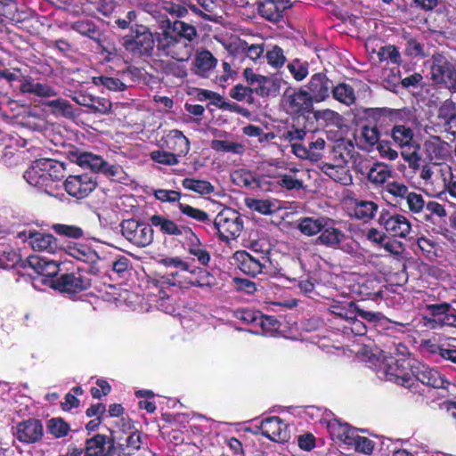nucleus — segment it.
I'll list each match as a JSON object with an SVG mask.
<instances>
[{"instance_id":"1","label":"nucleus","mask_w":456,"mask_h":456,"mask_svg":"<svg viewBox=\"0 0 456 456\" xmlns=\"http://www.w3.org/2000/svg\"><path fill=\"white\" fill-rule=\"evenodd\" d=\"M196 28L183 20H167V27L156 37L158 54L178 61H188L197 38Z\"/></svg>"},{"instance_id":"2","label":"nucleus","mask_w":456,"mask_h":456,"mask_svg":"<svg viewBox=\"0 0 456 456\" xmlns=\"http://www.w3.org/2000/svg\"><path fill=\"white\" fill-rule=\"evenodd\" d=\"M369 367L379 379L411 388L414 384L412 369L415 364L408 358L386 355L383 351L372 353L368 359Z\"/></svg>"},{"instance_id":"3","label":"nucleus","mask_w":456,"mask_h":456,"mask_svg":"<svg viewBox=\"0 0 456 456\" xmlns=\"http://www.w3.org/2000/svg\"><path fill=\"white\" fill-rule=\"evenodd\" d=\"M64 173L63 163L53 159H39L24 172L23 177L29 185L50 196L57 197Z\"/></svg>"},{"instance_id":"4","label":"nucleus","mask_w":456,"mask_h":456,"mask_svg":"<svg viewBox=\"0 0 456 456\" xmlns=\"http://www.w3.org/2000/svg\"><path fill=\"white\" fill-rule=\"evenodd\" d=\"M413 131L411 127L395 124L392 129V138L401 148L403 159L411 168L416 169L420 166V146L413 140Z\"/></svg>"},{"instance_id":"5","label":"nucleus","mask_w":456,"mask_h":456,"mask_svg":"<svg viewBox=\"0 0 456 456\" xmlns=\"http://www.w3.org/2000/svg\"><path fill=\"white\" fill-rule=\"evenodd\" d=\"M170 276L171 281H175V285L179 284L183 288H204L214 285V277L208 271L186 260L181 271L171 272Z\"/></svg>"},{"instance_id":"6","label":"nucleus","mask_w":456,"mask_h":456,"mask_svg":"<svg viewBox=\"0 0 456 456\" xmlns=\"http://www.w3.org/2000/svg\"><path fill=\"white\" fill-rule=\"evenodd\" d=\"M211 224L216 231L218 238L224 242L237 239L243 229L241 216L232 208H224L220 211Z\"/></svg>"},{"instance_id":"7","label":"nucleus","mask_w":456,"mask_h":456,"mask_svg":"<svg viewBox=\"0 0 456 456\" xmlns=\"http://www.w3.org/2000/svg\"><path fill=\"white\" fill-rule=\"evenodd\" d=\"M69 159L84 168H89L95 173H102L112 178H121L123 169L119 165H112L98 155L87 151H74L69 152Z\"/></svg>"},{"instance_id":"8","label":"nucleus","mask_w":456,"mask_h":456,"mask_svg":"<svg viewBox=\"0 0 456 456\" xmlns=\"http://www.w3.org/2000/svg\"><path fill=\"white\" fill-rule=\"evenodd\" d=\"M243 77L246 82L252 86L254 94L263 98L277 97L280 94L281 85L285 83L277 76L256 74L249 68L244 69Z\"/></svg>"},{"instance_id":"9","label":"nucleus","mask_w":456,"mask_h":456,"mask_svg":"<svg viewBox=\"0 0 456 456\" xmlns=\"http://www.w3.org/2000/svg\"><path fill=\"white\" fill-rule=\"evenodd\" d=\"M46 281L50 288L69 297H73L91 286L90 279L80 271L63 273L57 279H47Z\"/></svg>"},{"instance_id":"10","label":"nucleus","mask_w":456,"mask_h":456,"mask_svg":"<svg viewBox=\"0 0 456 456\" xmlns=\"http://www.w3.org/2000/svg\"><path fill=\"white\" fill-rule=\"evenodd\" d=\"M154 45L155 39L152 34L142 25L131 27V33L123 38L126 50L135 56L151 55Z\"/></svg>"},{"instance_id":"11","label":"nucleus","mask_w":456,"mask_h":456,"mask_svg":"<svg viewBox=\"0 0 456 456\" xmlns=\"http://www.w3.org/2000/svg\"><path fill=\"white\" fill-rule=\"evenodd\" d=\"M234 260L238 268L248 276L256 277L258 274H269L271 273V260L264 253L237 251L234 254Z\"/></svg>"},{"instance_id":"12","label":"nucleus","mask_w":456,"mask_h":456,"mask_svg":"<svg viewBox=\"0 0 456 456\" xmlns=\"http://www.w3.org/2000/svg\"><path fill=\"white\" fill-rule=\"evenodd\" d=\"M17 238L27 243L35 251L56 254L61 251L58 241L53 235L37 231L33 228H25L17 233Z\"/></svg>"},{"instance_id":"13","label":"nucleus","mask_w":456,"mask_h":456,"mask_svg":"<svg viewBox=\"0 0 456 456\" xmlns=\"http://www.w3.org/2000/svg\"><path fill=\"white\" fill-rule=\"evenodd\" d=\"M425 326L438 329L444 326L456 328V311L448 303L426 305Z\"/></svg>"},{"instance_id":"14","label":"nucleus","mask_w":456,"mask_h":456,"mask_svg":"<svg viewBox=\"0 0 456 456\" xmlns=\"http://www.w3.org/2000/svg\"><path fill=\"white\" fill-rule=\"evenodd\" d=\"M378 223L392 237L411 238L412 224L411 220L403 214L383 210L379 216Z\"/></svg>"},{"instance_id":"15","label":"nucleus","mask_w":456,"mask_h":456,"mask_svg":"<svg viewBox=\"0 0 456 456\" xmlns=\"http://www.w3.org/2000/svg\"><path fill=\"white\" fill-rule=\"evenodd\" d=\"M174 286L175 281H171L168 276H161L152 281L151 287V294L154 297L151 300L155 302V306L168 314H174L176 310L175 299L172 297Z\"/></svg>"},{"instance_id":"16","label":"nucleus","mask_w":456,"mask_h":456,"mask_svg":"<svg viewBox=\"0 0 456 456\" xmlns=\"http://www.w3.org/2000/svg\"><path fill=\"white\" fill-rule=\"evenodd\" d=\"M122 235L137 247L144 248L153 240L151 224L140 223L134 219L124 220L121 224Z\"/></svg>"},{"instance_id":"17","label":"nucleus","mask_w":456,"mask_h":456,"mask_svg":"<svg viewBox=\"0 0 456 456\" xmlns=\"http://www.w3.org/2000/svg\"><path fill=\"white\" fill-rule=\"evenodd\" d=\"M431 74L434 81L444 85L450 92L456 93V70L444 55L435 54L433 56Z\"/></svg>"},{"instance_id":"18","label":"nucleus","mask_w":456,"mask_h":456,"mask_svg":"<svg viewBox=\"0 0 456 456\" xmlns=\"http://www.w3.org/2000/svg\"><path fill=\"white\" fill-rule=\"evenodd\" d=\"M282 105L288 113L305 114L312 110L313 99L306 90L288 89L282 96Z\"/></svg>"},{"instance_id":"19","label":"nucleus","mask_w":456,"mask_h":456,"mask_svg":"<svg viewBox=\"0 0 456 456\" xmlns=\"http://www.w3.org/2000/svg\"><path fill=\"white\" fill-rule=\"evenodd\" d=\"M65 191L72 197L85 199L96 187V180L94 175L82 174L69 175L63 183Z\"/></svg>"},{"instance_id":"20","label":"nucleus","mask_w":456,"mask_h":456,"mask_svg":"<svg viewBox=\"0 0 456 456\" xmlns=\"http://www.w3.org/2000/svg\"><path fill=\"white\" fill-rule=\"evenodd\" d=\"M260 433L273 442H285L289 437L288 425L276 416L267 417L255 425Z\"/></svg>"},{"instance_id":"21","label":"nucleus","mask_w":456,"mask_h":456,"mask_svg":"<svg viewBox=\"0 0 456 456\" xmlns=\"http://www.w3.org/2000/svg\"><path fill=\"white\" fill-rule=\"evenodd\" d=\"M413 379L421 382L428 387L440 389L447 388L450 382L445 376L442 374L437 369L430 367L422 363H416L412 369Z\"/></svg>"},{"instance_id":"22","label":"nucleus","mask_w":456,"mask_h":456,"mask_svg":"<svg viewBox=\"0 0 456 456\" xmlns=\"http://www.w3.org/2000/svg\"><path fill=\"white\" fill-rule=\"evenodd\" d=\"M136 69L126 68L118 72V77L98 76L93 77L95 86H102L112 92H123L134 82Z\"/></svg>"},{"instance_id":"23","label":"nucleus","mask_w":456,"mask_h":456,"mask_svg":"<svg viewBox=\"0 0 456 456\" xmlns=\"http://www.w3.org/2000/svg\"><path fill=\"white\" fill-rule=\"evenodd\" d=\"M117 446L112 438L105 435L97 434L86 439L84 448V456H116Z\"/></svg>"},{"instance_id":"24","label":"nucleus","mask_w":456,"mask_h":456,"mask_svg":"<svg viewBox=\"0 0 456 456\" xmlns=\"http://www.w3.org/2000/svg\"><path fill=\"white\" fill-rule=\"evenodd\" d=\"M14 436L23 444H35L44 436L43 424L37 419L20 421L14 428Z\"/></svg>"},{"instance_id":"25","label":"nucleus","mask_w":456,"mask_h":456,"mask_svg":"<svg viewBox=\"0 0 456 456\" xmlns=\"http://www.w3.org/2000/svg\"><path fill=\"white\" fill-rule=\"evenodd\" d=\"M306 137L309 141L308 145L294 142L293 153L301 159L318 161L322 158V151L324 149L326 142L323 138L316 136L313 133L307 134Z\"/></svg>"},{"instance_id":"26","label":"nucleus","mask_w":456,"mask_h":456,"mask_svg":"<svg viewBox=\"0 0 456 456\" xmlns=\"http://www.w3.org/2000/svg\"><path fill=\"white\" fill-rule=\"evenodd\" d=\"M359 171L362 175H366L369 183L375 188H384L393 175V169L388 165L382 162L366 165L361 167Z\"/></svg>"},{"instance_id":"27","label":"nucleus","mask_w":456,"mask_h":456,"mask_svg":"<svg viewBox=\"0 0 456 456\" xmlns=\"http://www.w3.org/2000/svg\"><path fill=\"white\" fill-rule=\"evenodd\" d=\"M379 209V205L372 200L354 199L347 203L346 213L351 218L364 223L373 219Z\"/></svg>"},{"instance_id":"28","label":"nucleus","mask_w":456,"mask_h":456,"mask_svg":"<svg viewBox=\"0 0 456 456\" xmlns=\"http://www.w3.org/2000/svg\"><path fill=\"white\" fill-rule=\"evenodd\" d=\"M423 147L427 158L436 164L446 160L451 155L450 144L438 136H430L426 139Z\"/></svg>"},{"instance_id":"29","label":"nucleus","mask_w":456,"mask_h":456,"mask_svg":"<svg viewBox=\"0 0 456 456\" xmlns=\"http://www.w3.org/2000/svg\"><path fill=\"white\" fill-rule=\"evenodd\" d=\"M296 0H259L258 12L267 20H280L284 12L290 8Z\"/></svg>"},{"instance_id":"30","label":"nucleus","mask_w":456,"mask_h":456,"mask_svg":"<svg viewBox=\"0 0 456 456\" xmlns=\"http://www.w3.org/2000/svg\"><path fill=\"white\" fill-rule=\"evenodd\" d=\"M306 87L313 102H321L330 97L332 81L324 73H316L311 77Z\"/></svg>"},{"instance_id":"31","label":"nucleus","mask_w":456,"mask_h":456,"mask_svg":"<svg viewBox=\"0 0 456 456\" xmlns=\"http://www.w3.org/2000/svg\"><path fill=\"white\" fill-rule=\"evenodd\" d=\"M150 220L151 225L158 228L164 235L182 237L184 240L192 231L189 226L178 224L163 215H153Z\"/></svg>"},{"instance_id":"32","label":"nucleus","mask_w":456,"mask_h":456,"mask_svg":"<svg viewBox=\"0 0 456 456\" xmlns=\"http://www.w3.org/2000/svg\"><path fill=\"white\" fill-rule=\"evenodd\" d=\"M183 248L189 255L192 256L200 265L203 266L208 265L211 260L210 253L207 246L201 242L200 239L193 231L184 239Z\"/></svg>"},{"instance_id":"33","label":"nucleus","mask_w":456,"mask_h":456,"mask_svg":"<svg viewBox=\"0 0 456 456\" xmlns=\"http://www.w3.org/2000/svg\"><path fill=\"white\" fill-rule=\"evenodd\" d=\"M162 147L175 154L177 158L185 156L190 151L188 138L179 130H170L163 139Z\"/></svg>"},{"instance_id":"34","label":"nucleus","mask_w":456,"mask_h":456,"mask_svg":"<svg viewBox=\"0 0 456 456\" xmlns=\"http://www.w3.org/2000/svg\"><path fill=\"white\" fill-rule=\"evenodd\" d=\"M20 90L22 94H28L40 98H51L58 94L55 88L51 85L40 83L30 77H22Z\"/></svg>"},{"instance_id":"35","label":"nucleus","mask_w":456,"mask_h":456,"mask_svg":"<svg viewBox=\"0 0 456 456\" xmlns=\"http://www.w3.org/2000/svg\"><path fill=\"white\" fill-rule=\"evenodd\" d=\"M245 204L261 215H273L281 208V202L273 198H247Z\"/></svg>"},{"instance_id":"36","label":"nucleus","mask_w":456,"mask_h":456,"mask_svg":"<svg viewBox=\"0 0 456 456\" xmlns=\"http://www.w3.org/2000/svg\"><path fill=\"white\" fill-rule=\"evenodd\" d=\"M330 435L333 440L344 443L346 445L352 444L356 430L350 427L347 423H341L338 419L325 421Z\"/></svg>"},{"instance_id":"37","label":"nucleus","mask_w":456,"mask_h":456,"mask_svg":"<svg viewBox=\"0 0 456 456\" xmlns=\"http://www.w3.org/2000/svg\"><path fill=\"white\" fill-rule=\"evenodd\" d=\"M216 63L217 60L209 51L199 52L193 60V71L200 77H208Z\"/></svg>"},{"instance_id":"38","label":"nucleus","mask_w":456,"mask_h":456,"mask_svg":"<svg viewBox=\"0 0 456 456\" xmlns=\"http://www.w3.org/2000/svg\"><path fill=\"white\" fill-rule=\"evenodd\" d=\"M306 171L297 167L289 168L288 172L278 176V183L289 190L299 191L304 188V176Z\"/></svg>"},{"instance_id":"39","label":"nucleus","mask_w":456,"mask_h":456,"mask_svg":"<svg viewBox=\"0 0 456 456\" xmlns=\"http://www.w3.org/2000/svg\"><path fill=\"white\" fill-rule=\"evenodd\" d=\"M333 220L326 218L325 227L321 231L317 240L320 244L337 248L344 237V232L333 225Z\"/></svg>"},{"instance_id":"40","label":"nucleus","mask_w":456,"mask_h":456,"mask_svg":"<svg viewBox=\"0 0 456 456\" xmlns=\"http://www.w3.org/2000/svg\"><path fill=\"white\" fill-rule=\"evenodd\" d=\"M356 145L364 151H370L379 143V132L376 126H362L355 134Z\"/></svg>"},{"instance_id":"41","label":"nucleus","mask_w":456,"mask_h":456,"mask_svg":"<svg viewBox=\"0 0 456 456\" xmlns=\"http://www.w3.org/2000/svg\"><path fill=\"white\" fill-rule=\"evenodd\" d=\"M321 169L323 174L337 183L346 185L352 182L349 169L345 164L334 165L330 163H324Z\"/></svg>"},{"instance_id":"42","label":"nucleus","mask_w":456,"mask_h":456,"mask_svg":"<svg viewBox=\"0 0 456 456\" xmlns=\"http://www.w3.org/2000/svg\"><path fill=\"white\" fill-rule=\"evenodd\" d=\"M367 329V324L358 316L356 311L354 313V316L347 317V321L338 327V330L346 336H363L366 334Z\"/></svg>"},{"instance_id":"43","label":"nucleus","mask_w":456,"mask_h":456,"mask_svg":"<svg viewBox=\"0 0 456 456\" xmlns=\"http://www.w3.org/2000/svg\"><path fill=\"white\" fill-rule=\"evenodd\" d=\"M330 93L336 101L346 106H351L355 103L356 95L354 89L346 83H338L335 86L332 85Z\"/></svg>"},{"instance_id":"44","label":"nucleus","mask_w":456,"mask_h":456,"mask_svg":"<svg viewBox=\"0 0 456 456\" xmlns=\"http://www.w3.org/2000/svg\"><path fill=\"white\" fill-rule=\"evenodd\" d=\"M65 254L84 263H93L97 258L96 252L84 244L69 245Z\"/></svg>"},{"instance_id":"45","label":"nucleus","mask_w":456,"mask_h":456,"mask_svg":"<svg viewBox=\"0 0 456 456\" xmlns=\"http://www.w3.org/2000/svg\"><path fill=\"white\" fill-rule=\"evenodd\" d=\"M451 167L448 166H442L440 164L425 165L422 167L419 177L425 182V184H434L436 177L441 175L443 178L450 174Z\"/></svg>"},{"instance_id":"46","label":"nucleus","mask_w":456,"mask_h":456,"mask_svg":"<svg viewBox=\"0 0 456 456\" xmlns=\"http://www.w3.org/2000/svg\"><path fill=\"white\" fill-rule=\"evenodd\" d=\"M326 218L327 217H304L299 221L297 228L304 235H316L325 227Z\"/></svg>"},{"instance_id":"47","label":"nucleus","mask_w":456,"mask_h":456,"mask_svg":"<svg viewBox=\"0 0 456 456\" xmlns=\"http://www.w3.org/2000/svg\"><path fill=\"white\" fill-rule=\"evenodd\" d=\"M330 310L338 321V327L341 323L347 321V317L354 316V313L357 310V305L353 302L334 303L330 305Z\"/></svg>"},{"instance_id":"48","label":"nucleus","mask_w":456,"mask_h":456,"mask_svg":"<svg viewBox=\"0 0 456 456\" xmlns=\"http://www.w3.org/2000/svg\"><path fill=\"white\" fill-rule=\"evenodd\" d=\"M438 118L448 129L456 128V104L451 99L445 100L438 110Z\"/></svg>"},{"instance_id":"49","label":"nucleus","mask_w":456,"mask_h":456,"mask_svg":"<svg viewBox=\"0 0 456 456\" xmlns=\"http://www.w3.org/2000/svg\"><path fill=\"white\" fill-rule=\"evenodd\" d=\"M142 436L139 432H132L126 439V445H116L118 456H131L139 451L142 446Z\"/></svg>"},{"instance_id":"50","label":"nucleus","mask_w":456,"mask_h":456,"mask_svg":"<svg viewBox=\"0 0 456 456\" xmlns=\"http://www.w3.org/2000/svg\"><path fill=\"white\" fill-rule=\"evenodd\" d=\"M182 185L184 189L200 195L211 194L215 190L214 186L209 182L190 177L184 178L182 181Z\"/></svg>"},{"instance_id":"51","label":"nucleus","mask_w":456,"mask_h":456,"mask_svg":"<svg viewBox=\"0 0 456 456\" xmlns=\"http://www.w3.org/2000/svg\"><path fill=\"white\" fill-rule=\"evenodd\" d=\"M177 208L183 216L196 222L203 223L205 224H212V220L210 219L209 215L200 208H193L183 202H178Z\"/></svg>"},{"instance_id":"52","label":"nucleus","mask_w":456,"mask_h":456,"mask_svg":"<svg viewBox=\"0 0 456 456\" xmlns=\"http://www.w3.org/2000/svg\"><path fill=\"white\" fill-rule=\"evenodd\" d=\"M211 148L217 152H229L242 155L245 151L244 144L228 140H213Z\"/></svg>"},{"instance_id":"53","label":"nucleus","mask_w":456,"mask_h":456,"mask_svg":"<svg viewBox=\"0 0 456 456\" xmlns=\"http://www.w3.org/2000/svg\"><path fill=\"white\" fill-rule=\"evenodd\" d=\"M46 106H48L55 115L63 116L65 118H73L76 115L73 106L65 99L58 98L49 101Z\"/></svg>"},{"instance_id":"54","label":"nucleus","mask_w":456,"mask_h":456,"mask_svg":"<svg viewBox=\"0 0 456 456\" xmlns=\"http://www.w3.org/2000/svg\"><path fill=\"white\" fill-rule=\"evenodd\" d=\"M405 46L404 54L411 58L425 57V45L416 37L404 36Z\"/></svg>"},{"instance_id":"55","label":"nucleus","mask_w":456,"mask_h":456,"mask_svg":"<svg viewBox=\"0 0 456 456\" xmlns=\"http://www.w3.org/2000/svg\"><path fill=\"white\" fill-rule=\"evenodd\" d=\"M424 211H426L424 214V219L427 222L435 223V217L442 219L447 216V211L444 205L435 200L427 201Z\"/></svg>"},{"instance_id":"56","label":"nucleus","mask_w":456,"mask_h":456,"mask_svg":"<svg viewBox=\"0 0 456 456\" xmlns=\"http://www.w3.org/2000/svg\"><path fill=\"white\" fill-rule=\"evenodd\" d=\"M236 49L254 61L262 58L265 52L263 44L248 45L246 41L241 40L238 42Z\"/></svg>"},{"instance_id":"57","label":"nucleus","mask_w":456,"mask_h":456,"mask_svg":"<svg viewBox=\"0 0 456 456\" xmlns=\"http://www.w3.org/2000/svg\"><path fill=\"white\" fill-rule=\"evenodd\" d=\"M71 28L91 39H96L99 32L95 24L90 20H80L72 23Z\"/></svg>"},{"instance_id":"58","label":"nucleus","mask_w":456,"mask_h":456,"mask_svg":"<svg viewBox=\"0 0 456 456\" xmlns=\"http://www.w3.org/2000/svg\"><path fill=\"white\" fill-rule=\"evenodd\" d=\"M9 141L10 142L5 144L1 160L7 167H12L18 163L20 155L17 140L13 142L12 139H10Z\"/></svg>"},{"instance_id":"59","label":"nucleus","mask_w":456,"mask_h":456,"mask_svg":"<svg viewBox=\"0 0 456 456\" xmlns=\"http://www.w3.org/2000/svg\"><path fill=\"white\" fill-rule=\"evenodd\" d=\"M48 431L56 438H61L70 431L69 425L61 418H53L48 421L47 425Z\"/></svg>"},{"instance_id":"60","label":"nucleus","mask_w":456,"mask_h":456,"mask_svg":"<svg viewBox=\"0 0 456 456\" xmlns=\"http://www.w3.org/2000/svg\"><path fill=\"white\" fill-rule=\"evenodd\" d=\"M150 157L154 162L166 166H175L179 163V159L176 155L168 150L166 151L162 149L152 151L150 153Z\"/></svg>"},{"instance_id":"61","label":"nucleus","mask_w":456,"mask_h":456,"mask_svg":"<svg viewBox=\"0 0 456 456\" xmlns=\"http://www.w3.org/2000/svg\"><path fill=\"white\" fill-rule=\"evenodd\" d=\"M306 136L307 132L305 128L296 127L295 126L288 127L281 134V139L283 142H289L292 150L294 142H300L306 138Z\"/></svg>"},{"instance_id":"62","label":"nucleus","mask_w":456,"mask_h":456,"mask_svg":"<svg viewBox=\"0 0 456 456\" xmlns=\"http://www.w3.org/2000/svg\"><path fill=\"white\" fill-rule=\"evenodd\" d=\"M257 325L261 327L262 334L269 337H275L280 329V322L275 318L262 314Z\"/></svg>"},{"instance_id":"63","label":"nucleus","mask_w":456,"mask_h":456,"mask_svg":"<svg viewBox=\"0 0 456 456\" xmlns=\"http://www.w3.org/2000/svg\"><path fill=\"white\" fill-rule=\"evenodd\" d=\"M378 57L380 61H387L397 65L402 61L401 53L398 48L393 45L381 47L378 52Z\"/></svg>"},{"instance_id":"64","label":"nucleus","mask_w":456,"mask_h":456,"mask_svg":"<svg viewBox=\"0 0 456 456\" xmlns=\"http://www.w3.org/2000/svg\"><path fill=\"white\" fill-rule=\"evenodd\" d=\"M186 61H168L163 65V71L167 76L183 78L187 76Z\"/></svg>"}]
</instances>
